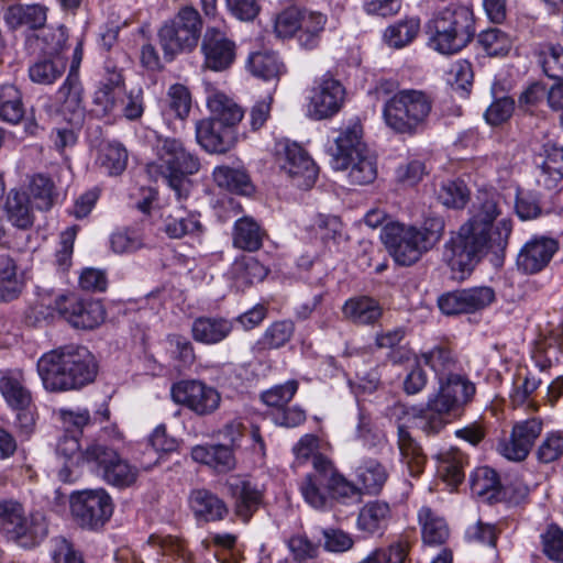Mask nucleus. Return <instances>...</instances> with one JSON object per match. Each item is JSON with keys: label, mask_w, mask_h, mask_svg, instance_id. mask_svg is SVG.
Segmentation results:
<instances>
[{"label": "nucleus", "mask_w": 563, "mask_h": 563, "mask_svg": "<svg viewBox=\"0 0 563 563\" xmlns=\"http://www.w3.org/2000/svg\"><path fill=\"white\" fill-rule=\"evenodd\" d=\"M512 231V222L501 219L494 231L474 222H466L444 245V257L455 278L464 279L489 251L498 254L505 251Z\"/></svg>", "instance_id": "f257e3e1"}, {"label": "nucleus", "mask_w": 563, "mask_h": 563, "mask_svg": "<svg viewBox=\"0 0 563 563\" xmlns=\"http://www.w3.org/2000/svg\"><path fill=\"white\" fill-rule=\"evenodd\" d=\"M37 373L46 390H77L93 382L97 364L85 346L67 345L44 353L37 361Z\"/></svg>", "instance_id": "f03ea898"}, {"label": "nucleus", "mask_w": 563, "mask_h": 563, "mask_svg": "<svg viewBox=\"0 0 563 563\" xmlns=\"http://www.w3.org/2000/svg\"><path fill=\"white\" fill-rule=\"evenodd\" d=\"M156 158L146 165L151 179L165 181L178 200L188 196V175L200 168L197 156L186 150L183 142L175 137L157 136L155 143Z\"/></svg>", "instance_id": "7ed1b4c3"}, {"label": "nucleus", "mask_w": 563, "mask_h": 563, "mask_svg": "<svg viewBox=\"0 0 563 563\" xmlns=\"http://www.w3.org/2000/svg\"><path fill=\"white\" fill-rule=\"evenodd\" d=\"M428 45L443 55H453L468 45L475 35L474 15L470 8L450 4L426 24Z\"/></svg>", "instance_id": "20e7f679"}, {"label": "nucleus", "mask_w": 563, "mask_h": 563, "mask_svg": "<svg viewBox=\"0 0 563 563\" xmlns=\"http://www.w3.org/2000/svg\"><path fill=\"white\" fill-rule=\"evenodd\" d=\"M334 169H349L352 184L366 185L377 176L376 156L362 142V126L353 123L344 129L329 147Z\"/></svg>", "instance_id": "39448f33"}, {"label": "nucleus", "mask_w": 563, "mask_h": 563, "mask_svg": "<svg viewBox=\"0 0 563 563\" xmlns=\"http://www.w3.org/2000/svg\"><path fill=\"white\" fill-rule=\"evenodd\" d=\"M432 110V99L422 90L402 89L386 100L383 119L399 134L413 135L427 123Z\"/></svg>", "instance_id": "423d86ee"}, {"label": "nucleus", "mask_w": 563, "mask_h": 563, "mask_svg": "<svg viewBox=\"0 0 563 563\" xmlns=\"http://www.w3.org/2000/svg\"><path fill=\"white\" fill-rule=\"evenodd\" d=\"M439 391L428 399L429 416L424 428L441 431L449 422L451 413H460L476 393L475 385L465 376L453 374L439 380Z\"/></svg>", "instance_id": "0eeeda50"}, {"label": "nucleus", "mask_w": 563, "mask_h": 563, "mask_svg": "<svg viewBox=\"0 0 563 563\" xmlns=\"http://www.w3.org/2000/svg\"><path fill=\"white\" fill-rule=\"evenodd\" d=\"M120 442L122 437L119 433L111 442L100 435L87 446L85 459L108 484L124 488L135 483L139 472L119 454L117 444Z\"/></svg>", "instance_id": "6e6552de"}, {"label": "nucleus", "mask_w": 563, "mask_h": 563, "mask_svg": "<svg viewBox=\"0 0 563 563\" xmlns=\"http://www.w3.org/2000/svg\"><path fill=\"white\" fill-rule=\"evenodd\" d=\"M202 22L198 11L192 7H184L158 31L161 47L167 59L181 52L194 49L200 37Z\"/></svg>", "instance_id": "1a4fd4ad"}, {"label": "nucleus", "mask_w": 563, "mask_h": 563, "mask_svg": "<svg viewBox=\"0 0 563 563\" xmlns=\"http://www.w3.org/2000/svg\"><path fill=\"white\" fill-rule=\"evenodd\" d=\"M0 531L19 545H35L47 534V525L42 514L24 515L21 504L15 501L0 503Z\"/></svg>", "instance_id": "9d476101"}, {"label": "nucleus", "mask_w": 563, "mask_h": 563, "mask_svg": "<svg viewBox=\"0 0 563 563\" xmlns=\"http://www.w3.org/2000/svg\"><path fill=\"white\" fill-rule=\"evenodd\" d=\"M382 241L389 255L400 266H411L430 250L423 243L418 228L388 223L382 232Z\"/></svg>", "instance_id": "9b49d317"}, {"label": "nucleus", "mask_w": 563, "mask_h": 563, "mask_svg": "<svg viewBox=\"0 0 563 563\" xmlns=\"http://www.w3.org/2000/svg\"><path fill=\"white\" fill-rule=\"evenodd\" d=\"M47 306L80 330H93L106 319V310L99 300L84 299L75 294L57 295Z\"/></svg>", "instance_id": "f8f14e48"}, {"label": "nucleus", "mask_w": 563, "mask_h": 563, "mask_svg": "<svg viewBox=\"0 0 563 563\" xmlns=\"http://www.w3.org/2000/svg\"><path fill=\"white\" fill-rule=\"evenodd\" d=\"M70 509L80 527L95 530L110 519L113 505L104 489H86L71 495Z\"/></svg>", "instance_id": "ddd939ff"}, {"label": "nucleus", "mask_w": 563, "mask_h": 563, "mask_svg": "<svg viewBox=\"0 0 563 563\" xmlns=\"http://www.w3.org/2000/svg\"><path fill=\"white\" fill-rule=\"evenodd\" d=\"M172 399L199 416L214 412L221 401L218 390L200 380H180L170 389Z\"/></svg>", "instance_id": "4468645a"}, {"label": "nucleus", "mask_w": 563, "mask_h": 563, "mask_svg": "<svg viewBox=\"0 0 563 563\" xmlns=\"http://www.w3.org/2000/svg\"><path fill=\"white\" fill-rule=\"evenodd\" d=\"M345 101V88L335 78L324 75L312 88L308 103V115L324 120L335 115Z\"/></svg>", "instance_id": "2eb2a0df"}, {"label": "nucleus", "mask_w": 563, "mask_h": 563, "mask_svg": "<svg viewBox=\"0 0 563 563\" xmlns=\"http://www.w3.org/2000/svg\"><path fill=\"white\" fill-rule=\"evenodd\" d=\"M495 300V291L487 286L473 287L443 294L438 299L440 310L448 316L472 313Z\"/></svg>", "instance_id": "dca6fc26"}, {"label": "nucleus", "mask_w": 563, "mask_h": 563, "mask_svg": "<svg viewBox=\"0 0 563 563\" xmlns=\"http://www.w3.org/2000/svg\"><path fill=\"white\" fill-rule=\"evenodd\" d=\"M201 52L205 57V67L222 71L234 63L236 45L223 31L217 27H207L201 43Z\"/></svg>", "instance_id": "f3484780"}, {"label": "nucleus", "mask_w": 563, "mask_h": 563, "mask_svg": "<svg viewBox=\"0 0 563 563\" xmlns=\"http://www.w3.org/2000/svg\"><path fill=\"white\" fill-rule=\"evenodd\" d=\"M542 431V421L530 418L514 424L509 440L498 444L499 453L510 461L525 460Z\"/></svg>", "instance_id": "a211bd4d"}, {"label": "nucleus", "mask_w": 563, "mask_h": 563, "mask_svg": "<svg viewBox=\"0 0 563 563\" xmlns=\"http://www.w3.org/2000/svg\"><path fill=\"white\" fill-rule=\"evenodd\" d=\"M283 170L292 184L301 189L311 188L318 177V168L308 153L297 143H288L284 148Z\"/></svg>", "instance_id": "6ab92c4d"}, {"label": "nucleus", "mask_w": 563, "mask_h": 563, "mask_svg": "<svg viewBox=\"0 0 563 563\" xmlns=\"http://www.w3.org/2000/svg\"><path fill=\"white\" fill-rule=\"evenodd\" d=\"M197 143L208 153L224 154L238 141V133L214 119L206 118L196 122Z\"/></svg>", "instance_id": "aec40b11"}, {"label": "nucleus", "mask_w": 563, "mask_h": 563, "mask_svg": "<svg viewBox=\"0 0 563 563\" xmlns=\"http://www.w3.org/2000/svg\"><path fill=\"white\" fill-rule=\"evenodd\" d=\"M559 249L556 240L545 236H536L528 241L517 256V266L526 274L542 271Z\"/></svg>", "instance_id": "412c9836"}, {"label": "nucleus", "mask_w": 563, "mask_h": 563, "mask_svg": "<svg viewBox=\"0 0 563 563\" xmlns=\"http://www.w3.org/2000/svg\"><path fill=\"white\" fill-rule=\"evenodd\" d=\"M329 460L323 455L313 457V473L308 474L301 485L300 492L305 500L316 509H324L329 504V498L323 492L328 488Z\"/></svg>", "instance_id": "4be33fe9"}, {"label": "nucleus", "mask_w": 563, "mask_h": 563, "mask_svg": "<svg viewBox=\"0 0 563 563\" xmlns=\"http://www.w3.org/2000/svg\"><path fill=\"white\" fill-rule=\"evenodd\" d=\"M206 92V102L211 114L210 119H214V121L228 128H233L236 131V125L244 117V111L241 106L224 92L210 85L207 86Z\"/></svg>", "instance_id": "5701e85b"}, {"label": "nucleus", "mask_w": 563, "mask_h": 563, "mask_svg": "<svg viewBox=\"0 0 563 563\" xmlns=\"http://www.w3.org/2000/svg\"><path fill=\"white\" fill-rule=\"evenodd\" d=\"M5 220L19 230H29L35 222V212L30 196L16 189H11L2 206Z\"/></svg>", "instance_id": "b1692460"}, {"label": "nucleus", "mask_w": 563, "mask_h": 563, "mask_svg": "<svg viewBox=\"0 0 563 563\" xmlns=\"http://www.w3.org/2000/svg\"><path fill=\"white\" fill-rule=\"evenodd\" d=\"M233 330V321L219 316H201L191 324L192 339L201 344L213 345L224 341Z\"/></svg>", "instance_id": "393cba45"}, {"label": "nucleus", "mask_w": 563, "mask_h": 563, "mask_svg": "<svg viewBox=\"0 0 563 563\" xmlns=\"http://www.w3.org/2000/svg\"><path fill=\"white\" fill-rule=\"evenodd\" d=\"M391 517V508L388 503L383 500L368 501L360 509L356 527L366 534L382 536Z\"/></svg>", "instance_id": "a878e982"}, {"label": "nucleus", "mask_w": 563, "mask_h": 563, "mask_svg": "<svg viewBox=\"0 0 563 563\" xmlns=\"http://www.w3.org/2000/svg\"><path fill=\"white\" fill-rule=\"evenodd\" d=\"M230 495L235 499V512L247 521L262 503V492L250 481L239 477L231 478L228 484Z\"/></svg>", "instance_id": "bb28decb"}, {"label": "nucleus", "mask_w": 563, "mask_h": 563, "mask_svg": "<svg viewBox=\"0 0 563 563\" xmlns=\"http://www.w3.org/2000/svg\"><path fill=\"white\" fill-rule=\"evenodd\" d=\"M418 522L421 527V537L426 545L440 547L448 541L450 529L445 519L430 507L423 506L419 509Z\"/></svg>", "instance_id": "cd10ccee"}, {"label": "nucleus", "mask_w": 563, "mask_h": 563, "mask_svg": "<svg viewBox=\"0 0 563 563\" xmlns=\"http://www.w3.org/2000/svg\"><path fill=\"white\" fill-rule=\"evenodd\" d=\"M46 18L47 8L41 4H14L3 12V19L12 30L23 25L32 30L40 29L44 26Z\"/></svg>", "instance_id": "c85d7f7f"}, {"label": "nucleus", "mask_w": 563, "mask_h": 563, "mask_svg": "<svg viewBox=\"0 0 563 563\" xmlns=\"http://www.w3.org/2000/svg\"><path fill=\"white\" fill-rule=\"evenodd\" d=\"M191 457L218 472H228L235 466L233 449L224 444L196 445L191 449Z\"/></svg>", "instance_id": "c756f323"}, {"label": "nucleus", "mask_w": 563, "mask_h": 563, "mask_svg": "<svg viewBox=\"0 0 563 563\" xmlns=\"http://www.w3.org/2000/svg\"><path fill=\"white\" fill-rule=\"evenodd\" d=\"M428 402L424 407L421 408L407 407L401 402H396L386 409V417L395 421V423L397 424V429L402 428L408 430L411 426H415L419 428L422 432H424L427 435L437 434L440 432L439 430H429L424 428L423 421H427V417L430 413L428 412Z\"/></svg>", "instance_id": "7c9ffc66"}, {"label": "nucleus", "mask_w": 563, "mask_h": 563, "mask_svg": "<svg viewBox=\"0 0 563 563\" xmlns=\"http://www.w3.org/2000/svg\"><path fill=\"white\" fill-rule=\"evenodd\" d=\"M342 312L356 324H373L382 317L383 309L374 298L360 296L346 300Z\"/></svg>", "instance_id": "2f4dec72"}, {"label": "nucleus", "mask_w": 563, "mask_h": 563, "mask_svg": "<svg viewBox=\"0 0 563 563\" xmlns=\"http://www.w3.org/2000/svg\"><path fill=\"white\" fill-rule=\"evenodd\" d=\"M0 393L13 410L30 408L31 391L25 387L21 373H8L0 378Z\"/></svg>", "instance_id": "473e14b6"}, {"label": "nucleus", "mask_w": 563, "mask_h": 563, "mask_svg": "<svg viewBox=\"0 0 563 563\" xmlns=\"http://www.w3.org/2000/svg\"><path fill=\"white\" fill-rule=\"evenodd\" d=\"M24 287L22 276L18 274L14 260L4 252H0V300L4 302L16 299Z\"/></svg>", "instance_id": "72a5a7b5"}, {"label": "nucleus", "mask_w": 563, "mask_h": 563, "mask_svg": "<svg viewBox=\"0 0 563 563\" xmlns=\"http://www.w3.org/2000/svg\"><path fill=\"white\" fill-rule=\"evenodd\" d=\"M418 358L435 373L439 380L455 374L459 366L456 356L444 344L435 345L431 350L422 352Z\"/></svg>", "instance_id": "f704fd0d"}, {"label": "nucleus", "mask_w": 563, "mask_h": 563, "mask_svg": "<svg viewBox=\"0 0 563 563\" xmlns=\"http://www.w3.org/2000/svg\"><path fill=\"white\" fill-rule=\"evenodd\" d=\"M190 504L196 516L206 521L221 520L228 514V508L223 500L207 489L192 492Z\"/></svg>", "instance_id": "c9c22d12"}, {"label": "nucleus", "mask_w": 563, "mask_h": 563, "mask_svg": "<svg viewBox=\"0 0 563 563\" xmlns=\"http://www.w3.org/2000/svg\"><path fill=\"white\" fill-rule=\"evenodd\" d=\"M265 232L251 217H242L233 228V244L235 247L255 252L261 249Z\"/></svg>", "instance_id": "e433bc0d"}, {"label": "nucleus", "mask_w": 563, "mask_h": 563, "mask_svg": "<svg viewBox=\"0 0 563 563\" xmlns=\"http://www.w3.org/2000/svg\"><path fill=\"white\" fill-rule=\"evenodd\" d=\"M467 456L457 448H451L439 454L438 472L448 485L456 487L464 479V466Z\"/></svg>", "instance_id": "4c0bfd02"}, {"label": "nucleus", "mask_w": 563, "mask_h": 563, "mask_svg": "<svg viewBox=\"0 0 563 563\" xmlns=\"http://www.w3.org/2000/svg\"><path fill=\"white\" fill-rule=\"evenodd\" d=\"M500 197L493 192L483 191L476 198L473 205L472 217L468 222L493 232V223L501 214Z\"/></svg>", "instance_id": "58836bf2"}, {"label": "nucleus", "mask_w": 563, "mask_h": 563, "mask_svg": "<svg viewBox=\"0 0 563 563\" xmlns=\"http://www.w3.org/2000/svg\"><path fill=\"white\" fill-rule=\"evenodd\" d=\"M328 18L319 11L302 8L298 42L300 46L311 49L318 46Z\"/></svg>", "instance_id": "ea45409f"}, {"label": "nucleus", "mask_w": 563, "mask_h": 563, "mask_svg": "<svg viewBox=\"0 0 563 563\" xmlns=\"http://www.w3.org/2000/svg\"><path fill=\"white\" fill-rule=\"evenodd\" d=\"M249 70L256 77L265 80H278L285 73V65L273 52H256L250 55Z\"/></svg>", "instance_id": "a19ab883"}, {"label": "nucleus", "mask_w": 563, "mask_h": 563, "mask_svg": "<svg viewBox=\"0 0 563 563\" xmlns=\"http://www.w3.org/2000/svg\"><path fill=\"white\" fill-rule=\"evenodd\" d=\"M24 117L22 93L13 84L0 86V119L11 124L19 123Z\"/></svg>", "instance_id": "79ce46f5"}, {"label": "nucleus", "mask_w": 563, "mask_h": 563, "mask_svg": "<svg viewBox=\"0 0 563 563\" xmlns=\"http://www.w3.org/2000/svg\"><path fill=\"white\" fill-rule=\"evenodd\" d=\"M397 444L402 461L408 465L411 475L416 476L422 472L426 456L419 443L411 437L409 430L398 428Z\"/></svg>", "instance_id": "37998d69"}, {"label": "nucleus", "mask_w": 563, "mask_h": 563, "mask_svg": "<svg viewBox=\"0 0 563 563\" xmlns=\"http://www.w3.org/2000/svg\"><path fill=\"white\" fill-rule=\"evenodd\" d=\"M560 355H563V324L539 344L536 365L544 372L560 362Z\"/></svg>", "instance_id": "c03bdc74"}, {"label": "nucleus", "mask_w": 563, "mask_h": 563, "mask_svg": "<svg viewBox=\"0 0 563 563\" xmlns=\"http://www.w3.org/2000/svg\"><path fill=\"white\" fill-rule=\"evenodd\" d=\"M328 475V492L333 499L345 505L361 501V489L339 474L330 460Z\"/></svg>", "instance_id": "a18cd8bd"}, {"label": "nucleus", "mask_w": 563, "mask_h": 563, "mask_svg": "<svg viewBox=\"0 0 563 563\" xmlns=\"http://www.w3.org/2000/svg\"><path fill=\"white\" fill-rule=\"evenodd\" d=\"M128 152L115 142H107L100 145L97 164L109 175H120L126 167Z\"/></svg>", "instance_id": "49530a36"}, {"label": "nucleus", "mask_w": 563, "mask_h": 563, "mask_svg": "<svg viewBox=\"0 0 563 563\" xmlns=\"http://www.w3.org/2000/svg\"><path fill=\"white\" fill-rule=\"evenodd\" d=\"M420 31L418 18H407L389 25L384 33L386 43L395 48H401L413 41Z\"/></svg>", "instance_id": "de8ad7c7"}, {"label": "nucleus", "mask_w": 563, "mask_h": 563, "mask_svg": "<svg viewBox=\"0 0 563 563\" xmlns=\"http://www.w3.org/2000/svg\"><path fill=\"white\" fill-rule=\"evenodd\" d=\"M231 273L238 285L249 286L262 282L267 269L254 257H242L233 263Z\"/></svg>", "instance_id": "09e8293b"}, {"label": "nucleus", "mask_w": 563, "mask_h": 563, "mask_svg": "<svg viewBox=\"0 0 563 563\" xmlns=\"http://www.w3.org/2000/svg\"><path fill=\"white\" fill-rule=\"evenodd\" d=\"M213 179L219 187L230 191L247 194L251 190L250 178L242 169L218 166L213 170Z\"/></svg>", "instance_id": "8fccbe9b"}, {"label": "nucleus", "mask_w": 563, "mask_h": 563, "mask_svg": "<svg viewBox=\"0 0 563 563\" xmlns=\"http://www.w3.org/2000/svg\"><path fill=\"white\" fill-rule=\"evenodd\" d=\"M295 324L289 320L272 323L257 342L258 350H273L284 346L291 339Z\"/></svg>", "instance_id": "3c124183"}, {"label": "nucleus", "mask_w": 563, "mask_h": 563, "mask_svg": "<svg viewBox=\"0 0 563 563\" xmlns=\"http://www.w3.org/2000/svg\"><path fill=\"white\" fill-rule=\"evenodd\" d=\"M201 223L195 213L167 216L164 220V231L172 239H180L187 234L201 232Z\"/></svg>", "instance_id": "603ef678"}, {"label": "nucleus", "mask_w": 563, "mask_h": 563, "mask_svg": "<svg viewBox=\"0 0 563 563\" xmlns=\"http://www.w3.org/2000/svg\"><path fill=\"white\" fill-rule=\"evenodd\" d=\"M438 200L448 208L461 209L468 201V190L462 181L445 180L435 190Z\"/></svg>", "instance_id": "864d4df0"}, {"label": "nucleus", "mask_w": 563, "mask_h": 563, "mask_svg": "<svg viewBox=\"0 0 563 563\" xmlns=\"http://www.w3.org/2000/svg\"><path fill=\"white\" fill-rule=\"evenodd\" d=\"M30 192L35 201L36 209L46 211L51 209L56 199L53 180L42 174L35 175L30 183Z\"/></svg>", "instance_id": "5fc2aeb1"}, {"label": "nucleus", "mask_w": 563, "mask_h": 563, "mask_svg": "<svg viewBox=\"0 0 563 563\" xmlns=\"http://www.w3.org/2000/svg\"><path fill=\"white\" fill-rule=\"evenodd\" d=\"M540 156L542 157L540 167L543 175L553 184L560 181L563 178V147L547 143L543 145V153Z\"/></svg>", "instance_id": "6e6d98bb"}, {"label": "nucleus", "mask_w": 563, "mask_h": 563, "mask_svg": "<svg viewBox=\"0 0 563 563\" xmlns=\"http://www.w3.org/2000/svg\"><path fill=\"white\" fill-rule=\"evenodd\" d=\"M65 71V64L57 59L37 60L29 67L30 79L38 85H52Z\"/></svg>", "instance_id": "4d7b16f0"}, {"label": "nucleus", "mask_w": 563, "mask_h": 563, "mask_svg": "<svg viewBox=\"0 0 563 563\" xmlns=\"http://www.w3.org/2000/svg\"><path fill=\"white\" fill-rule=\"evenodd\" d=\"M355 438L368 449L377 448L386 440L385 433L375 426L371 416L362 409H360L357 416Z\"/></svg>", "instance_id": "13d9d810"}, {"label": "nucleus", "mask_w": 563, "mask_h": 563, "mask_svg": "<svg viewBox=\"0 0 563 563\" xmlns=\"http://www.w3.org/2000/svg\"><path fill=\"white\" fill-rule=\"evenodd\" d=\"M386 468L376 460H368L357 467V477L368 493L376 494L387 479Z\"/></svg>", "instance_id": "bf43d9fd"}, {"label": "nucleus", "mask_w": 563, "mask_h": 563, "mask_svg": "<svg viewBox=\"0 0 563 563\" xmlns=\"http://www.w3.org/2000/svg\"><path fill=\"white\" fill-rule=\"evenodd\" d=\"M478 43L489 56L506 55L511 48V40L508 34L497 27L481 32Z\"/></svg>", "instance_id": "052dcab7"}, {"label": "nucleus", "mask_w": 563, "mask_h": 563, "mask_svg": "<svg viewBox=\"0 0 563 563\" xmlns=\"http://www.w3.org/2000/svg\"><path fill=\"white\" fill-rule=\"evenodd\" d=\"M498 485L499 479L497 473L487 466L478 467L471 475V489L474 495L492 498Z\"/></svg>", "instance_id": "680f3d73"}, {"label": "nucleus", "mask_w": 563, "mask_h": 563, "mask_svg": "<svg viewBox=\"0 0 563 563\" xmlns=\"http://www.w3.org/2000/svg\"><path fill=\"white\" fill-rule=\"evenodd\" d=\"M57 99L64 103L67 110L75 112L80 109L82 88L76 74H68L66 80L57 91Z\"/></svg>", "instance_id": "e2e57ef3"}, {"label": "nucleus", "mask_w": 563, "mask_h": 563, "mask_svg": "<svg viewBox=\"0 0 563 563\" xmlns=\"http://www.w3.org/2000/svg\"><path fill=\"white\" fill-rule=\"evenodd\" d=\"M540 63L544 74L552 79H563V47L550 45L540 54Z\"/></svg>", "instance_id": "0e129e2a"}, {"label": "nucleus", "mask_w": 563, "mask_h": 563, "mask_svg": "<svg viewBox=\"0 0 563 563\" xmlns=\"http://www.w3.org/2000/svg\"><path fill=\"white\" fill-rule=\"evenodd\" d=\"M302 8L289 7L276 18L275 32L279 37H291L299 33Z\"/></svg>", "instance_id": "69168bd1"}, {"label": "nucleus", "mask_w": 563, "mask_h": 563, "mask_svg": "<svg viewBox=\"0 0 563 563\" xmlns=\"http://www.w3.org/2000/svg\"><path fill=\"white\" fill-rule=\"evenodd\" d=\"M472 64L466 59H459L452 64L449 71V82L455 90L467 93L473 84Z\"/></svg>", "instance_id": "338daca9"}, {"label": "nucleus", "mask_w": 563, "mask_h": 563, "mask_svg": "<svg viewBox=\"0 0 563 563\" xmlns=\"http://www.w3.org/2000/svg\"><path fill=\"white\" fill-rule=\"evenodd\" d=\"M541 538L544 554L552 561L563 562V530L551 525Z\"/></svg>", "instance_id": "774afa93"}]
</instances>
